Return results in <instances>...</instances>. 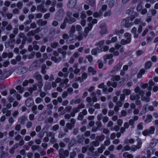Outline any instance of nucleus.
<instances>
[{"mask_svg": "<svg viewBox=\"0 0 158 158\" xmlns=\"http://www.w3.org/2000/svg\"><path fill=\"white\" fill-rule=\"evenodd\" d=\"M42 101L41 99L40 98H38L36 99L35 102L37 103H39L41 102Z\"/></svg>", "mask_w": 158, "mask_h": 158, "instance_id": "8fccbe9b", "label": "nucleus"}, {"mask_svg": "<svg viewBox=\"0 0 158 158\" xmlns=\"http://www.w3.org/2000/svg\"><path fill=\"white\" fill-rule=\"evenodd\" d=\"M107 33V28L105 26H103L101 27V30L100 31V33L102 35L104 34H106Z\"/></svg>", "mask_w": 158, "mask_h": 158, "instance_id": "a211bd4d", "label": "nucleus"}, {"mask_svg": "<svg viewBox=\"0 0 158 158\" xmlns=\"http://www.w3.org/2000/svg\"><path fill=\"white\" fill-rule=\"evenodd\" d=\"M76 0H69L68 3V6L70 8H73L76 5Z\"/></svg>", "mask_w": 158, "mask_h": 158, "instance_id": "ddd939ff", "label": "nucleus"}, {"mask_svg": "<svg viewBox=\"0 0 158 158\" xmlns=\"http://www.w3.org/2000/svg\"><path fill=\"white\" fill-rule=\"evenodd\" d=\"M105 148L104 146H103L101 148H99L98 149V152L101 153L103 152V150Z\"/></svg>", "mask_w": 158, "mask_h": 158, "instance_id": "49530a36", "label": "nucleus"}, {"mask_svg": "<svg viewBox=\"0 0 158 158\" xmlns=\"http://www.w3.org/2000/svg\"><path fill=\"white\" fill-rule=\"evenodd\" d=\"M83 118V115L81 113H80L78 117V119L79 120H81Z\"/></svg>", "mask_w": 158, "mask_h": 158, "instance_id": "13d9d810", "label": "nucleus"}, {"mask_svg": "<svg viewBox=\"0 0 158 158\" xmlns=\"http://www.w3.org/2000/svg\"><path fill=\"white\" fill-rule=\"evenodd\" d=\"M117 0H111L109 4V6L110 7L113 6L116 3Z\"/></svg>", "mask_w": 158, "mask_h": 158, "instance_id": "4be33fe9", "label": "nucleus"}, {"mask_svg": "<svg viewBox=\"0 0 158 158\" xmlns=\"http://www.w3.org/2000/svg\"><path fill=\"white\" fill-rule=\"evenodd\" d=\"M124 32L123 30L121 29L119 31L115 30L114 31V34L117 35H119L120 34H122Z\"/></svg>", "mask_w": 158, "mask_h": 158, "instance_id": "a878e982", "label": "nucleus"}, {"mask_svg": "<svg viewBox=\"0 0 158 158\" xmlns=\"http://www.w3.org/2000/svg\"><path fill=\"white\" fill-rule=\"evenodd\" d=\"M155 151V150L153 148H151L150 149L148 150L147 151L148 157H150L154 154Z\"/></svg>", "mask_w": 158, "mask_h": 158, "instance_id": "4468645a", "label": "nucleus"}, {"mask_svg": "<svg viewBox=\"0 0 158 158\" xmlns=\"http://www.w3.org/2000/svg\"><path fill=\"white\" fill-rule=\"evenodd\" d=\"M37 8L39 10H40L44 12L46 11V10L45 9H43V7L42 5L39 6H38Z\"/></svg>", "mask_w": 158, "mask_h": 158, "instance_id": "58836bf2", "label": "nucleus"}, {"mask_svg": "<svg viewBox=\"0 0 158 158\" xmlns=\"http://www.w3.org/2000/svg\"><path fill=\"white\" fill-rule=\"evenodd\" d=\"M144 70L143 69L140 70V73H141V74H139L138 75V77H141L142 76V74H144Z\"/></svg>", "mask_w": 158, "mask_h": 158, "instance_id": "a18cd8bd", "label": "nucleus"}, {"mask_svg": "<svg viewBox=\"0 0 158 158\" xmlns=\"http://www.w3.org/2000/svg\"><path fill=\"white\" fill-rule=\"evenodd\" d=\"M60 158H64L65 157L69 155L68 152L67 150L63 151L61 149L59 152Z\"/></svg>", "mask_w": 158, "mask_h": 158, "instance_id": "f8f14e48", "label": "nucleus"}, {"mask_svg": "<svg viewBox=\"0 0 158 158\" xmlns=\"http://www.w3.org/2000/svg\"><path fill=\"white\" fill-rule=\"evenodd\" d=\"M20 125H17L15 127V129L17 131H19L20 129Z\"/></svg>", "mask_w": 158, "mask_h": 158, "instance_id": "0e129e2a", "label": "nucleus"}, {"mask_svg": "<svg viewBox=\"0 0 158 158\" xmlns=\"http://www.w3.org/2000/svg\"><path fill=\"white\" fill-rule=\"evenodd\" d=\"M107 6L106 5H103L102 6V8H101V10H100V12H102V13L103 11L105 10L107 8Z\"/></svg>", "mask_w": 158, "mask_h": 158, "instance_id": "e433bc0d", "label": "nucleus"}, {"mask_svg": "<svg viewBox=\"0 0 158 158\" xmlns=\"http://www.w3.org/2000/svg\"><path fill=\"white\" fill-rule=\"evenodd\" d=\"M59 128V126L57 125H54L53 128V129L54 131H56Z\"/></svg>", "mask_w": 158, "mask_h": 158, "instance_id": "338daca9", "label": "nucleus"}, {"mask_svg": "<svg viewBox=\"0 0 158 158\" xmlns=\"http://www.w3.org/2000/svg\"><path fill=\"white\" fill-rule=\"evenodd\" d=\"M68 48L67 46H64L62 48H60L58 49V51L59 52L62 54L63 56H65L66 54L65 51H63V50H66Z\"/></svg>", "mask_w": 158, "mask_h": 158, "instance_id": "2eb2a0df", "label": "nucleus"}, {"mask_svg": "<svg viewBox=\"0 0 158 158\" xmlns=\"http://www.w3.org/2000/svg\"><path fill=\"white\" fill-rule=\"evenodd\" d=\"M75 31V27L74 26H73L71 28V31L73 33Z\"/></svg>", "mask_w": 158, "mask_h": 158, "instance_id": "680f3d73", "label": "nucleus"}, {"mask_svg": "<svg viewBox=\"0 0 158 158\" xmlns=\"http://www.w3.org/2000/svg\"><path fill=\"white\" fill-rule=\"evenodd\" d=\"M70 15H68V17L65 19L64 23L60 27L61 29H64L65 28L66 26L65 23H66L71 24L76 21V19H75L71 18L70 17Z\"/></svg>", "mask_w": 158, "mask_h": 158, "instance_id": "f03ea898", "label": "nucleus"}, {"mask_svg": "<svg viewBox=\"0 0 158 158\" xmlns=\"http://www.w3.org/2000/svg\"><path fill=\"white\" fill-rule=\"evenodd\" d=\"M122 65V63H119L114 68V70L116 71L119 70L121 68Z\"/></svg>", "mask_w": 158, "mask_h": 158, "instance_id": "7c9ffc66", "label": "nucleus"}, {"mask_svg": "<svg viewBox=\"0 0 158 158\" xmlns=\"http://www.w3.org/2000/svg\"><path fill=\"white\" fill-rule=\"evenodd\" d=\"M104 44L102 46V51H106L109 49V47L107 46H104Z\"/></svg>", "mask_w": 158, "mask_h": 158, "instance_id": "79ce46f5", "label": "nucleus"}, {"mask_svg": "<svg viewBox=\"0 0 158 158\" xmlns=\"http://www.w3.org/2000/svg\"><path fill=\"white\" fill-rule=\"evenodd\" d=\"M87 58L89 62H91L93 60L92 56H87Z\"/></svg>", "mask_w": 158, "mask_h": 158, "instance_id": "3c124183", "label": "nucleus"}, {"mask_svg": "<svg viewBox=\"0 0 158 158\" xmlns=\"http://www.w3.org/2000/svg\"><path fill=\"white\" fill-rule=\"evenodd\" d=\"M142 6L140 4L138 5L137 7V10L138 11H140L141 10Z\"/></svg>", "mask_w": 158, "mask_h": 158, "instance_id": "09e8293b", "label": "nucleus"}, {"mask_svg": "<svg viewBox=\"0 0 158 158\" xmlns=\"http://www.w3.org/2000/svg\"><path fill=\"white\" fill-rule=\"evenodd\" d=\"M139 98V97L138 95H137L136 97L133 95H131L130 97V99L131 100H137Z\"/></svg>", "mask_w": 158, "mask_h": 158, "instance_id": "393cba45", "label": "nucleus"}, {"mask_svg": "<svg viewBox=\"0 0 158 158\" xmlns=\"http://www.w3.org/2000/svg\"><path fill=\"white\" fill-rule=\"evenodd\" d=\"M123 93L127 95H129L131 93V91L130 90L125 89L123 90Z\"/></svg>", "mask_w": 158, "mask_h": 158, "instance_id": "72a5a7b5", "label": "nucleus"}, {"mask_svg": "<svg viewBox=\"0 0 158 158\" xmlns=\"http://www.w3.org/2000/svg\"><path fill=\"white\" fill-rule=\"evenodd\" d=\"M76 155V154L75 152H73L70 154V156L71 158H74Z\"/></svg>", "mask_w": 158, "mask_h": 158, "instance_id": "bf43d9fd", "label": "nucleus"}, {"mask_svg": "<svg viewBox=\"0 0 158 158\" xmlns=\"http://www.w3.org/2000/svg\"><path fill=\"white\" fill-rule=\"evenodd\" d=\"M105 41L104 40H102L99 42L97 43L98 49H94L91 51L92 55H96L97 53L100 52L102 51V46L104 44Z\"/></svg>", "mask_w": 158, "mask_h": 158, "instance_id": "f257e3e1", "label": "nucleus"}, {"mask_svg": "<svg viewBox=\"0 0 158 158\" xmlns=\"http://www.w3.org/2000/svg\"><path fill=\"white\" fill-rule=\"evenodd\" d=\"M63 85H64L62 83H61L60 84V87H58L57 88V90L59 92H61L62 91V89L61 87H62L63 86Z\"/></svg>", "mask_w": 158, "mask_h": 158, "instance_id": "4c0bfd02", "label": "nucleus"}, {"mask_svg": "<svg viewBox=\"0 0 158 158\" xmlns=\"http://www.w3.org/2000/svg\"><path fill=\"white\" fill-rule=\"evenodd\" d=\"M158 86H155L153 89V90L154 92H156L158 91Z\"/></svg>", "mask_w": 158, "mask_h": 158, "instance_id": "052dcab7", "label": "nucleus"}, {"mask_svg": "<svg viewBox=\"0 0 158 158\" xmlns=\"http://www.w3.org/2000/svg\"><path fill=\"white\" fill-rule=\"evenodd\" d=\"M123 156L124 158H133V156L131 154H129L128 152H126L124 153Z\"/></svg>", "mask_w": 158, "mask_h": 158, "instance_id": "6ab92c4d", "label": "nucleus"}, {"mask_svg": "<svg viewBox=\"0 0 158 158\" xmlns=\"http://www.w3.org/2000/svg\"><path fill=\"white\" fill-rule=\"evenodd\" d=\"M93 27V25L91 23H89L87 27H85V29L84 35L86 37L89 32L90 31Z\"/></svg>", "mask_w": 158, "mask_h": 158, "instance_id": "9b49d317", "label": "nucleus"}, {"mask_svg": "<svg viewBox=\"0 0 158 158\" xmlns=\"http://www.w3.org/2000/svg\"><path fill=\"white\" fill-rule=\"evenodd\" d=\"M15 89L18 90L20 93H22L23 91V88H22L20 86H17Z\"/></svg>", "mask_w": 158, "mask_h": 158, "instance_id": "c756f323", "label": "nucleus"}, {"mask_svg": "<svg viewBox=\"0 0 158 158\" xmlns=\"http://www.w3.org/2000/svg\"><path fill=\"white\" fill-rule=\"evenodd\" d=\"M93 145L95 147H97L99 146V143L98 142H94L93 143Z\"/></svg>", "mask_w": 158, "mask_h": 158, "instance_id": "6e6d98bb", "label": "nucleus"}, {"mask_svg": "<svg viewBox=\"0 0 158 158\" xmlns=\"http://www.w3.org/2000/svg\"><path fill=\"white\" fill-rule=\"evenodd\" d=\"M52 60L56 63H58L61 60V58L60 57L57 58L55 57H52Z\"/></svg>", "mask_w": 158, "mask_h": 158, "instance_id": "b1692460", "label": "nucleus"}, {"mask_svg": "<svg viewBox=\"0 0 158 158\" xmlns=\"http://www.w3.org/2000/svg\"><path fill=\"white\" fill-rule=\"evenodd\" d=\"M152 117L151 115H148L147 116L146 119L145 120V122L146 123H148L152 121Z\"/></svg>", "mask_w": 158, "mask_h": 158, "instance_id": "412c9836", "label": "nucleus"}, {"mask_svg": "<svg viewBox=\"0 0 158 158\" xmlns=\"http://www.w3.org/2000/svg\"><path fill=\"white\" fill-rule=\"evenodd\" d=\"M111 14V12L110 11H107L105 12L104 14V16L105 17H106L107 16H109Z\"/></svg>", "mask_w": 158, "mask_h": 158, "instance_id": "37998d69", "label": "nucleus"}, {"mask_svg": "<svg viewBox=\"0 0 158 158\" xmlns=\"http://www.w3.org/2000/svg\"><path fill=\"white\" fill-rule=\"evenodd\" d=\"M86 17V15L85 13V12L84 11H82L81 12L80 18L82 19H85Z\"/></svg>", "mask_w": 158, "mask_h": 158, "instance_id": "cd10ccee", "label": "nucleus"}, {"mask_svg": "<svg viewBox=\"0 0 158 158\" xmlns=\"http://www.w3.org/2000/svg\"><path fill=\"white\" fill-rule=\"evenodd\" d=\"M105 138V136L104 135H102L101 136H98L97 138L100 141H102L104 140Z\"/></svg>", "mask_w": 158, "mask_h": 158, "instance_id": "a19ab883", "label": "nucleus"}, {"mask_svg": "<svg viewBox=\"0 0 158 158\" xmlns=\"http://www.w3.org/2000/svg\"><path fill=\"white\" fill-rule=\"evenodd\" d=\"M35 78L37 79H40L41 78V77L40 75L39 74H36L35 75Z\"/></svg>", "mask_w": 158, "mask_h": 158, "instance_id": "5fc2aeb1", "label": "nucleus"}, {"mask_svg": "<svg viewBox=\"0 0 158 158\" xmlns=\"http://www.w3.org/2000/svg\"><path fill=\"white\" fill-rule=\"evenodd\" d=\"M134 20V18H131L130 19L129 18H127L125 19L122 21V24L126 27H129L132 26L133 23L132 22Z\"/></svg>", "mask_w": 158, "mask_h": 158, "instance_id": "7ed1b4c3", "label": "nucleus"}, {"mask_svg": "<svg viewBox=\"0 0 158 158\" xmlns=\"http://www.w3.org/2000/svg\"><path fill=\"white\" fill-rule=\"evenodd\" d=\"M113 55L110 54L108 55H106L104 57V59L105 61H106L107 60H109L112 58Z\"/></svg>", "mask_w": 158, "mask_h": 158, "instance_id": "aec40b11", "label": "nucleus"}, {"mask_svg": "<svg viewBox=\"0 0 158 158\" xmlns=\"http://www.w3.org/2000/svg\"><path fill=\"white\" fill-rule=\"evenodd\" d=\"M88 111L90 114H92L94 111V109L93 108H91L89 109Z\"/></svg>", "mask_w": 158, "mask_h": 158, "instance_id": "774afa93", "label": "nucleus"}, {"mask_svg": "<svg viewBox=\"0 0 158 158\" xmlns=\"http://www.w3.org/2000/svg\"><path fill=\"white\" fill-rule=\"evenodd\" d=\"M45 101L47 103H48L50 101V99L49 98L46 97L45 98Z\"/></svg>", "mask_w": 158, "mask_h": 158, "instance_id": "e2e57ef3", "label": "nucleus"}, {"mask_svg": "<svg viewBox=\"0 0 158 158\" xmlns=\"http://www.w3.org/2000/svg\"><path fill=\"white\" fill-rule=\"evenodd\" d=\"M117 40V38L116 37H114L112 38L111 39V41L112 42H115Z\"/></svg>", "mask_w": 158, "mask_h": 158, "instance_id": "603ef678", "label": "nucleus"}, {"mask_svg": "<svg viewBox=\"0 0 158 158\" xmlns=\"http://www.w3.org/2000/svg\"><path fill=\"white\" fill-rule=\"evenodd\" d=\"M121 47L120 45L117 44L115 45L114 48L113 47L111 48L109 50V52H110L113 53L114 56H118L119 55L118 50Z\"/></svg>", "mask_w": 158, "mask_h": 158, "instance_id": "423d86ee", "label": "nucleus"}, {"mask_svg": "<svg viewBox=\"0 0 158 158\" xmlns=\"http://www.w3.org/2000/svg\"><path fill=\"white\" fill-rule=\"evenodd\" d=\"M154 127L153 126H152L149 130H146L144 131L143 132V134L144 136L153 134L154 133Z\"/></svg>", "mask_w": 158, "mask_h": 158, "instance_id": "1a4fd4ad", "label": "nucleus"}, {"mask_svg": "<svg viewBox=\"0 0 158 158\" xmlns=\"http://www.w3.org/2000/svg\"><path fill=\"white\" fill-rule=\"evenodd\" d=\"M76 30L78 31H81L82 29L81 27L79 25H77L76 26Z\"/></svg>", "mask_w": 158, "mask_h": 158, "instance_id": "ea45409f", "label": "nucleus"}, {"mask_svg": "<svg viewBox=\"0 0 158 158\" xmlns=\"http://www.w3.org/2000/svg\"><path fill=\"white\" fill-rule=\"evenodd\" d=\"M81 24L83 27L85 26L86 24L85 19H82L81 21Z\"/></svg>", "mask_w": 158, "mask_h": 158, "instance_id": "c03bdc74", "label": "nucleus"}, {"mask_svg": "<svg viewBox=\"0 0 158 158\" xmlns=\"http://www.w3.org/2000/svg\"><path fill=\"white\" fill-rule=\"evenodd\" d=\"M135 92L139 94H140L142 96V99L143 100L147 102L149 101V100L148 98H145L144 96H143V93L142 91L140 90L139 88L138 87H136L135 89Z\"/></svg>", "mask_w": 158, "mask_h": 158, "instance_id": "6e6552de", "label": "nucleus"}, {"mask_svg": "<svg viewBox=\"0 0 158 158\" xmlns=\"http://www.w3.org/2000/svg\"><path fill=\"white\" fill-rule=\"evenodd\" d=\"M151 65L152 63L151 62H147L145 64V68L146 69H148L151 67Z\"/></svg>", "mask_w": 158, "mask_h": 158, "instance_id": "bb28decb", "label": "nucleus"}, {"mask_svg": "<svg viewBox=\"0 0 158 158\" xmlns=\"http://www.w3.org/2000/svg\"><path fill=\"white\" fill-rule=\"evenodd\" d=\"M137 141L138 142L137 145H133L131 147V150L132 151L135 152L137 149L140 148L141 147V145L142 143L141 140L139 138H138L137 139Z\"/></svg>", "mask_w": 158, "mask_h": 158, "instance_id": "0eeeda50", "label": "nucleus"}, {"mask_svg": "<svg viewBox=\"0 0 158 158\" xmlns=\"http://www.w3.org/2000/svg\"><path fill=\"white\" fill-rule=\"evenodd\" d=\"M51 88L50 84L46 83L45 85V90H49Z\"/></svg>", "mask_w": 158, "mask_h": 158, "instance_id": "2f4dec72", "label": "nucleus"}, {"mask_svg": "<svg viewBox=\"0 0 158 158\" xmlns=\"http://www.w3.org/2000/svg\"><path fill=\"white\" fill-rule=\"evenodd\" d=\"M57 46V43L56 42H54L52 44L51 46L53 48H56Z\"/></svg>", "mask_w": 158, "mask_h": 158, "instance_id": "de8ad7c7", "label": "nucleus"}, {"mask_svg": "<svg viewBox=\"0 0 158 158\" xmlns=\"http://www.w3.org/2000/svg\"><path fill=\"white\" fill-rule=\"evenodd\" d=\"M102 15V12H100V13H98L97 12L94 13L93 14L95 18H97L99 17H100Z\"/></svg>", "mask_w": 158, "mask_h": 158, "instance_id": "f704fd0d", "label": "nucleus"}, {"mask_svg": "<svg viewBox=\"0 0 158 158\" xmlns=\"http://www.w3.org/2000/svg\"><path fill=\"white\" fill-rule=\"evenodd\" d=\"M88 72L89 73H91L93 75L95 74L96 73V72L94 69V68L91 67H90L88 68Z\"/></svg>", "mask_w": 158, "mask_h": 158, "instance_id": "5701e85b", "label": "nucleus"}, {"mask_svg": "<svg viewBox=\"0 0 158 158\" xmlns=\"http://www.w3.org/2000/svg\"><path fill=\"white\" fill-rule=\"evenodd\" d=\"M98 87L99 88H103V90L104 91L106 90V87H105L103 83H102L98 85Z\"/></svg>", "mask_w": 158, "mask_h": 158, "instance_id": "c9c22d12", "label": "nucleus"}, {"mask_svg": "<svg viewBox=\"0 0 158 158\" xmlns=\"http://www.w3.org/2000/svg\"><path fill=\"white\" fill-rule=\"evenodd\" d=\"M149 85V86L148 87V89L149 91L146 94V96L147 97H148L150 96L151 95V93L150 91L152 89V86L154 85V83L152 81V80H150L148 82Z\"/></svg>", "mask_w": 158, "mask_h": 158, "instance_id": "9d476101", "label": "nucleus"}, {"mask_svg": "<svg viewBox=\"0 0 158 158\" xmlns=\"http://www.w3.org/2000/svg\"><path fill=\"white\" fill-rule=\"evenodd\" d=\"M149 13H151V14H152V15H154L156 13V11L155 10H152L150 12H149Z\"/></svg>", "mask_w": 158, "mask_h": 158, "instance_id": "864d4df0", "label": "nucleus"}, {"mask_svg": "<svg viewBox=\"0 0 158 158\" xmlns=\"http://www.w3.org/2000/svg\"><path fill=\"white\" fill-rule=\"evenodd\" d=\"M119 78L120 77L119 76H116L113 77L111 81L107 82V85L108 86H111L113 87H115L117 86V83L114 81H118L119 80Z\"/></svg>", "mask_w": 158, "mask_h": 158, "instance_id": "20e7f679", "label": "nucleus"}, {"mask_svg": "<svg viewBox=\"0 0 158 158\" xmlns=\"http://www.w3.org/2000/svg\"><path fill=\"white\" fill-rule=\"evenodd\" d=\"M137 127L138 129L139 130H142L143 128L142 124L141 123H140L138 124Z\"/></svg>", "mask_w": 158, "mask_h": 158, "instance_id": "69168bd1", "label": "nucleus"}, {"mask_svg": "<svg viewBox=\"0 0 158 158\" xmlns=\"http://www.w3.org/2000/svg\"><path fill=\"white\" fill-rule=\"evenodd\" d=\"M89 3L93 7L95 6V2L94 0H89Z\"/></svg>", "mask_w": 158, "mask_h": 158, "instance_id": "c85d7f7f", "label": "nucleus"}, {"mask_svg": "<svg viewBox=\"0 0 158 158\" xmlns=\"http://www.w3.org/2000/svg\"><path fill=\"white\" fill-rule=\"evenodd\" d=\"M143 53V52L141 50H138L136 52V54L138 56H140Z\"/></svg>", "mask_w": 158, "mask_h": 158, "instance_id": "4d7b16f0", "label": "nucleus"}, {"mask_svg": "<svg viewBox=\"0 0 158 158\" xmlns=\"http://www.w3.org/2000/svg\"><path fill=\"white\" fill-rule=\"evenodd\" d=\"M87 20L88 22H90L91 21L92 23L93 24L96 23L97 22V19H93L92 17L91 16L87 18Z\"/></svg>", "mask_w": 158, "mask_h": 158, "instance_id": "f3484780", "label": "nucleus"}, {"mask_svg": "<svg viewBox=\"0 0 158 158\" xmlns=\"http://www.w3.org/2000/svg\"><path fill=\"white\" fill-rule=\"evenodd\" d=\"M128 143H133L134 142V140L132 139H130L128 140L126 139L125 140V142L126 143H128Z\"/></svg>", "mask_w": 158, "mask_h": 158, "instance_id": "473e14b6", "label": "nucleus"}, {"mask_svg": "<svg viewBox=\"0 0 158 158\" xmlns=\"http://www.w3.org/2000/svg\"><path fill=\"white\" fill-rule=\"evenodd\" d=\"M25 103L27 106L29 107L33 104V101L31 99H28L26 101Z\"/></svg>", "mask_w": 158, "mask_h": 158, "instance_id": "dca6fc26", "label": "nucleus"}, {"mask_svg": "<svg viewBox=\"0 0 158 158\" xmlns=\"http://www.w3.org/2000/svg\"><path fill=\"white\" fill-rule=\"evenodd\" d=\"M124 36L127 40H122L121 41V44L123 45L129 44L131 41V36L130 34L127 33H126L124 34Z\"/></svg>", "mask_w": 158, "mask_h": 158, "instance_id": "39448f33", "label": "nucleus"}]
</instances>
